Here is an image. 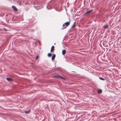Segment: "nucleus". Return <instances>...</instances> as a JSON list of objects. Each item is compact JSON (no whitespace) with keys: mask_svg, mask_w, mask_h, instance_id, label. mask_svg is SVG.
Instances as JSON below:
<instances>
[{"mask_svg":"<svg viewBox=\"0 0 121 121\" xmlns=\"http://www.w3.org/2000/svg\"><path fill=\"white\" fill-rule=\"evenodd\" d=\"M70 24V22H67L64 23L63 25V26L64 27V28H65L67 27Z\"/></svg>","mask_w":121,"mask_h":121,"instance_id":"f257e3e1","label":"nucleus"},{"mask_svg":"<svg viewBox=\"0 0 121 121\" xmlns=\"http://www.w3.org/2000/svg\"><path fill=\"white\" fill-rule=\"evenodd\" d=\"M34 7L37 10L41 8L40 7V5H35L34 6Z\"/></svg>","mask_w":121,"mask_h":121,"instance_id":"f03ea898","label":"nucleus"},{"mask_svg":"<svg viewBox=\"0 0 121 121\" xmlns=\"http://www.w3.org/2000/svg\"><path fill=\"white\" fill-rule=\"evenodd\" d=\"M12 8L15 11H17V9L16 7L14 6H12Z\"/></svg>","mask_w":121,"mask_h":121,"instance_id":"7ed1b4c3","label":"nucleus"},{"mask_svg":"<svg viewBox=\"0 0 121 121\" xmlns=\"http://www.w3.org/2000/svg\"><path fill=\"white\" fill-rule=\"evenodd\" d=\"M92 11H93V10H90L88 11H87L85 13V14H89V13H91V12H92Z\"/></svg>","mask_w":121,"mask_h":121,"instance_id":"20e7f679","label":"nucleus"},{"mask_svg":"<svg viewBox=\"0 0 121 121\" xmlns=\"http://www.w3.org/2000/svg\"><path fill=\"white\" fill-rule=\"evenodd\" d=\"M6 79L8 81L11 82L13 81V79L10 78H6Z\"/></svg>","mask_w":121,"mask_h":121,"instance_id":"39448f33","label":"nucleus"},{"mask_svg":"<svg viewBox=\"0 0 121 121\" xmlns=\"http://www.w3.org/2000/svg\"><path fill=\"white\" fill-rule=\"evenodd\" d=\"M53 77L54 78H58L59 77L61 78L62 79H63L64 80H65V79L63 78V77H62L61 76H57V75H55L53 76Z\"/></svg>","mask_w":121,"mask_h":121,"instance_id":"423d86ee","label":"nucleus"},{"mask_svg":"<svg viewBox=\"0 0 121 121\" xmlns=\"http://www.w3.org/2000/svg\"><path fill=\"white\" fill-rule=\"evenodd\" d=\"M56 57V55L55 54H54L52 56V60H53L55 59Z\"/></svg>","mask_w":121,"mask_h":121,"instance_id":"0eeeda50","label":"nucleus"},{"mask_svg":"<svg viewBox=\"0 0 121 121\" xmlns=\"http://www.w3.org/2000/svg\"><path fill=\"white\" fill-rule=\"evenodd\" d=\"M54 50V46H52L51 48V52H52Z\"/></svg>","mask_w":121,"mask_h":121,"instance_id":"6e6552de","label":"nucleus"},{"mask_svg":"<svg viewBox=\"0 0 121 121\" xmlns=\"http://www.w3.org/2000/svg\"><path fill=\"white\" fill-rule=\"evenodd\" d=\"M66 53V51L65 50H63L62 51V54L63 55H65Z\"/></svg>","mask_w":121,"mask_h":121,"instance_id":"1a4fd4ad","label":"nucleus"},{"mask_svg":"<svg viewBox=\"0 0 121 121\" xmlns=\"http://www.w3.org/2000/svg\"><path fill=\"white\" fill-rule=\"evenodd\" d=\"M30 112V109L28 111H25V112L26 114H28Z\"/></svg>","mask_w":121,"mask_h":121,"instance_id":"9d476101","label":"nucleus"},{"mask_svg":"<svg viewBox=\"0 0 121 121\" xmlns=\"http://www.w3.org/2000/svg\"><path fill=\"white\" fill-rule=\"evenodd\" d=\"M102 92V90L101 89H99L98 90V93L99 94H100Z\"/></svg>","mask_w":121,"mask_h":121,"instance_id":"9b49d317","label":"nucleus"},{"mask_svg":"<svg viewBox=\"0 0 121 121\" xmlns=\"http://www.w3.org/2000/svg\"><path fill=\"white\" fill-rule=\"evenodd\" d=\"M103 27L105 28H107L108 27V26L107 25H105Z\"/></svg>","mask_w":121,"mask_h":121,"instance_id":"f8f14e48","label":"nucleus"},{"mask_svg":"<svg viewBox=\"0 0 121 121\" xmlns=\"http://www.w3.org/2000/svg\"><path fill=\"white\" fill-rule=\"evenodd\" d=\"M52 55V54L51 53H49L48 54V56L49 57H51Z\"/></svg>","mask_w":121,"mask_h":121,"instance_id":"ddd939ff","label":"nucleus"},{"mask_svg":"<svg viewBox=\"0 0 121 121\" xmlns=\"http://www.w3.org/2000/svg\"><path fill=\"white\" fill-rule=\"evenodd\" d=\"M99 78L100 79V80H104V79L103 78H102V77H99Z\"/></svg>","mask_w":121,"mask_h":121,"instance_id":"4468645a","label":"nucleus"},{"mask_svg":"<svg viewBox=\"0 0 121 121\" xmlns=\"http://www.w3.org/2000/svg\"><path fill=\"white\" fill-rule=\"evenodd\" d=\"M75 22H74V24H73L71 28H73V27H74V26H75Z\"/></svg>","mask_w":121,"mask_h":121,"instance_id":"2eb2a0df","label":"nucleus"},{"mask_svg":"<svg viewBox=\"0 0 121 121\" xmlns=\"http://www.w3.org/2000/svg\"><path fill=\"white\" fill-rule=\"evenodd\" d=\"M26 5H27V7L28 8V6H29L30 5V4H29L28 3H27L26 4Z\"/></svg>","mask_w":121,"mask_h":121,"instance_id":"dca6fc26","label":"nucleus"},{"mask_svg":"<svg viewBox=\"0 0 121 121\" xmlns=\"http://www.w3.org/2000/svg\"><path fill=\"white\" fill-rule=\"evenodd\" d=\"M3 29H4V30H5V31H7L8 30H7V29H6V28H3Z\"/></svg>","mask_w":121,"mask_h":121,"instance_id":"f3484780","label":"nucleus"},{"mask_svg":"<svg viewBox=\"0 0 121 121\" xmlns=\"http://www.w3.org/2000/svg\"><path fill=\"white\" fill-rule=\"evenodd\" d=\"M38 56L37 55L36 56V59L37 60L38 59Z\"/></svg>","mask_w":121,"mask_h":121,"instance_id":"a211bd4d","label":"nucleus"}]
</instances>
